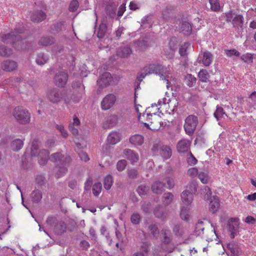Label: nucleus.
<instances>
[{
    "instance_id": "obj_1",
    "label": "nucleus",
    "mask_w": 256,
    "mask_h": 256,
    "mask_svg": "<svg viewBox=\"0 0 256 256\" xmlns=\"http://www.w3.org/2000/svg\"><path fill=\"white\" fill-rule=\"evenodd\" d=\"M22 31L16 30L6 34H2L1 36L2 41L6 44L12 43L15 48L18 50L22 48V37L18 34L22 33Z\"/></svg>"
},
{
    "instance_id": "obj_2",
    "label": "nucleus",
    "mask_w": 256,
    "mask_h": 256,
    "mask_svg": "<svg viewBox=\"0 0 256 256\" xmlns=\"http://www.w3.org/2000/svg\"><path fill=\"white\" fill-rule=\"evenodd\" d=\"M46 224L56 235H61L66 232V224L62 220H58L55 217L48 216L46 220Z\"/></svg>"
},
{
    "instance_id": "obj_3",
    "label": "nucleus",
    "mask_w": 256,
    "mask_h": 256,
    "mask_svg": "<svg viewBox=\"0 0 256 256\" xmlns=\"http://www.w3.org/2000/svg\"><path fill=\"white\" fill-rule=\"evenodd\" d=\"M12 115L16 121L20 124H25L30 122V114L22 106L15 108L13 110Z\"/></svg>"
},
{
    "instance_id": "obj_4",
    "label": "nucleus",
    "mask_w": 256,
    "mask_h": 256,
    "mask_svg": "<svg viewBox=\"0 0 256 256\" xmlns=\"http://www.w3.org/2000/svg\"><path fill=\"white\" fill-rule=\"evenodd\" d=\"M198 124V117L191 114L187 116L184 126V131L188 135L192 136L194 134Z\"/></svg>"
},
{
    "instance_id": "obj_5",
    "label": "nucleus",
    "mask_w": 256,
    "mask_h": 256,
    "mask_svg": "<svg viewBox=\"0 0 256 256\" xmlns=\"http://www.w3.org/2000/svg\"><path fill=\"white\" fill-rule=\"evenodd\" d=\"M154 73L156 75H158L160 78L163 80L166 84V87L168 88L170 86V82H169V78L171 76H168L170 74L169 70H168L166 68L160 64H154Z\"/></svg>"
},
{
    "instance_id": "obj_6",
    "label": "nucleus",
    "mask_w": 256,
    "mask_h": 256,
    "mask_svg": "<svg viewBox=\"0 0 256 256\" xmlns=\"http://www.w3.org/2000/svg\"><path fill=\"white\" fill-rule=\"evenodd\" d=\"M64 92L57 88H52L48 90L47 98L53 104L60 102L63 98Z\"/></svg>"
},
{
    "instance_id": "obj_7",
    "label": "nucleus",
    "mask_w": 256,
    "mask_h": 256,
    "mask_svg": "<svg viewBox=\"0 0 256 256\" xmlns=\"http://www.w3.org/2000/svg\"><path fill=\"white\" fill-rule=\"evenodd\" d=\"M152 150L154 152L159 150L160 154L164 159H168L172 154V151L169 146L166 145H161L159 144H154L152 146Z\"/></svg>"
},
{
    "instance_id": "obj_8",
    "label": "nucleus",
    "mask_w": 256,
    "mask_h": 256,
    "mask_svg": "<svg viewBox=\"0 0 256 256\" xmlns=\"http://www.w3.org/2000/svg\"><path fill=\"white\" fill-rule=\"evenodd\" d=\"M116 100L114 94H110L106 96L101 102V108L102 110H106L112 107Z\"/></svg>"
},
{
    "instance_id": "obj_9",
    "label": "nucleus",
    "mask_w": 256,
    "mask_h": 256,
    "mask_svg": "<svg viewBox=\"0 0 256 256\" xmlns=\"http://www.w3.org/2000/svg\"><path fill=\"white\" fill-rule=\"evenodd\" d=\"M240 222L237 218H230L228 222V230L230 233L232 238H234L238 232Z\"/></svg>"
},
{
    "instance_id": "obj_10",
    "label": "nucleus",
    "mask_w": 256,
    "mask_h": 256,
    "mask_svg": "<svg viewBox=\"0 0 256 256\" xmlns=\"http://www.w3.org/2000/svg\"><path fill=\"white\" fill-rule=\"evenodd\" d=\"M68 74L65 72H58L54 77V82L58 87H64L67 82Z\"/></svg>"
},
{
    "instance_id": "obj_11",
    "label": "nucleus",
    "mask_w": 256,
    "mask_h": 256,
    "mask_svg": "<svg viewBox=\"0 0 256 256\" xmlns=\"http://www.w3.org/2000/svg\"><path fill=\"white\" fill-rule=\"evenodd\" d=\"M176 50V44L175 40H171L168 44V48L164 50V54L168 58H172L174 57Z\"/></svg>"
},
{
    "instance_id": "obj_12",
    "label": "nucleus",
    "mask_w": 256,
    "mask_h": 256,
    "mask_svg": "<svg viewBox=\"0 0 256 256\" xmlns=\"http://www.w3.org/2000/svg\"><path fill=\"white\" fill-rule=\"evenodd\" d=\"M191 142L188 140L182 138L177 144L176 149L179 153H184L190 148Z\"/></svg>"
},
{
    "instance_id": "obj_13",
    "label": "nucleus",
    "mask_w": 256,
    "mask_h": 256,
    "mask_svg": "<svg viewBox=\"0 0 256 256\" xmlns=\"http://www.w3.org/2000/svg\"><path fill=\"white\" fill-rule=\"evenodd\" d=\"M148 116L149 119L152 120L150 122V129L152 130H158L161 126V122H160V117L158 116H156L155 114H147Z\"/></svg>"
},
{
    "instance_id": "obj_14",
    "label": "nucleus",
    "mask_w": 256,
    "mask_h": 256,
    "mask_svg": "<svg viewBox=\"0 0 256 256\" xmlns=\"http://www.w3.org/2000/svg\"><path fill=\"white\" fill-rule=\"evenodd\" d=\"M124 154L132 164L136 162L138 160L139 157L138 154L130 149H124Z\"/></svg>"
},
{
    "instance_id": "obj_15",
    "label": "nucleus",
    "mask_w": 256,
    "mask_h": 256,
    "mask_svg": "<svg viewBox=\"0 0 256 256\" xmlns=\"http://www.w3.org/2000/svg\"><path fill=\"white\" fill-rule=\"evenodd\" d=\"M112 81L111 74L108 72L104 73L97 81L102 86H106L109 85Z\"/></svg>"
},
{
    "instance_id": "obj_16",
    "label": "nucleus",
    "mask_w": 256,
    "mask_h": 256,
    "mask_svg": "<svg viewBox=\"0 0 256 256\" xmlns=\"http://www.w3.org/2000/svg\"><path fill=\"white\" fill-rule=\"evenodd\" d=\"M18 67L16 62L12 60H6L2 64V68L6 72H12Z\"/></svg>"
},
{
    "instance_id": "obj_17",
    "label": "nucleus",
    "mask_w": 256,
    "mask_h": 256,
    "mask_svg": "<svg viewBox=\"0 0 256 256\" xmlns=\"http://www.w3.org/2000/svg\"><path fill=\"white\" fill-rule=\"evenodd\" d=\"M80 120L78 118L74 115L73 117L72 122L70 123L68 126L69 130L74 135H77L78 134V127L80 124Z\"/></svg>"
},
{
    "instance_id": "obj_18",
    "label": "nucleus",
    "mask_w": 256,
    "mask_h": 256,
    "mask_svg": "<svg viewBox=\"0 0 256 256\" xmlns=\"http://www.w3.org/2000/svg\"><path fill=\"white\" fill-rule=\"evenodd\" d=\"M181 199L183 204L186 206L190 205L194 199L193 194L190 192H189L188 190H184L181 194Z\"/></svg>"
},
{
    "instance_id": "obj_19",
    "label": "nucleus",
    "mask_w": 256,
    "mask_h": 256,
    "mask_svg": "<svg viewBox=\"0 0 256 256\" xmlns=\"http://www.w3.org/2000/svg\"><path fill=\"white\" fill-rule=\"evenodd\" d=\"M174 100V98L172 100L169 98V96L167 95V93H166V95L164 98L162 99H160L158 101V106H164L166 108H170V107H174L175 104L173 106L172 102Z\"/></svg>"
},
{
    "instance_id": "obj_20",
    "label": "nucleus",
    "mask_w": 256,
    "mask_h": 256,
    "mask_svg": "<svg viewBox=\"0 0 256 256\" xmlns=\"http://www.w3.org/2000/svg\"><path fill=\"white\" fill-rule=\"evenodd\" d=\"M165 184L159 180L154 182L152 185V190L155 194H160L164 190Z\"/></svg>"
},
{
    "instance_id": "obj_21",
    "label": "nucleus",
    "mask_w": 256,
    "mask_h": 256,
    "mask_svg": "<svg viewBox=\"0 0 256 256\" xmlns=\"http://www.w3.org/2000/svg\"><path fill=\"white\" fill-rule=\"evenodd\" d=\"M46 14L42 10L36 11L31 16V20L34 22H40L46 18Z\"/></svg>"
},
{
    "instance_id": "obj_22",
    "label": "nucleus",
    "mask_w": 256,
    "mask_h": 256,
    "mask_svg": "<svg viewBox=\"0 0 256 256\" xmlns=\"http://www.w3.org/2000/svg\"><path fill=\"white\" fill-rule=\"evenodd\" d=\"M30 198L32 203L38 204L42 198V192L39 190H34L30 194Z\"/></svg>"
},
{
    "instance_id": "obj_23",
    "label": "nucleus",
    "mask_w": 256,
    "mask_h": 256,
    "mask_svg": "<svg viewBox=\"0 0 256 256\" xmlns=\"http://www.w3.org/2000/svg\"><path fill=\"white\" fill-rule=\"evenodd\" d=\"M120 140V135L116 132H112L108 136L107 140L110 144H114Z\"/></svg>"
},
{
    "instance_id": "obj_24",
    "label": "nucleus",
    "mask_w": 256,
    "mask_h": 256,
    "mask_svg": "<svg viewBox=\"0 0 256 256\" xmlns=\"http://www.w3.org/2000/svg\"><path fill=\"white\" fill-rule=\"evenodd\" d=\"M162 241L163 243L169 244L172 240V234L168 230L163 229L161 230Z\"/></svg>"
},
{
    "instance_id": "obj_25",
    "label": "nucleus",
    "mask_w": 256,
    "mask_h": 256,
    "mask_svg": "<svg viewBox=\"0 0 256 256\" xmlns=\"http://www.w3.org/2000/svg\"><path fill=\"white\" fill-rule=\"evenodd\" d=\"M132 50L130 46H122L117 51L118 56L122 58H128L131 54Z\"/></svg>"
},
{
    "instance_id": "obj_26",
    "label": "nucleus",
    "mask_w": 256,
    "mask_h": 256,
    "mask_svg": "<svg viewBox=\"0 0 256 256\" xmlns=\"http://www.w3.org/2000/svg\"><path fill=\"white\" fill-rule=\"evenodd\" d=\"M148 234L151 238H157L160 234V231L157 225L151 224L148 227Z\"/></svg>"
},
{
    "instance_id": "obj_27",
    "label": "nucleus",
    "mask_w": 256,
    "mask_h": 256,
    "mask_svg": "<svg viewBox=\"0 0 256 256\" xmlns=\"http://www.w3.org/2000/svg\"><path fill=\"white\" fill-rule=\"evenodd\" d=\"M154 216L162 220L166 219V213L165 208L162 206H158L155 208L154 210Z\"/></svg>"
},
{
    "instance_id": "obj_28",
    "label": "nucleus",
    "mask_w": 256,
    "mask_h": 256,
    "mask_svg": "<svg viewBox=\"0 0 256 256\" xmlns=\"http://www.w3.org/2000/svg\"><path fill=\"white\" fill-rule=\"evenodd\" d=\"M37 156L40 158V164L42 165L44 164L48 159L49 152L45 149H42L38 152Z\"/></svg>"
},
{
    "instance_id": "obj_29",
    "label": "nucleus",
    "mask_w": 256,
    "mask_h": 256,
    "mask_svg": "<svg viewBox=\"0 0 256 256\" xmlns=\"http://www.w3.org/2000/svg\"><path fill=\"white\" fill-rule=\"evenodd\" d=\"M55 40L52 36H45L41 38L38 41V44L42 46H48L54 44Z\"/></svg>"
},
{
    "instance_id": "obj_30",
    "label": "nucleus",
    "mask_w": 256,
    "mask_h": 256,
    "mask_svg": "<svg viewBox=\"0 0 256 256\" xmlns=\"http://www.w3.org/2000/svg\"><path fill=\"white\" fill-rule=\"evenodd\" d=\"M220 202L218 198L216 196H213L212 199L210 200V210L212 213L216 212L220 208Z\"/></svg>"
},
{
    "instance_id": "obj_31",
    "label": "nucleus",
    "mask_w": 256,
    "mask_h": 256,
    "mask_svg": "<svg viewBox=\"0 0 256 256\" xmlns=\"http://www.w3.org/2000/svg\"><path fill=\"white\" fill-rule=\"evenodd\" d=\"M116 6L114 3H110L108 4L106 8V14L110 18H114L116 16Z\"/></svg>"
},
{
    "instance_id": "obj_32",
    "label": "nucleus",
    "mask_w": 256,
    "mask_h": 256,
    "mask_svg": "<svg viewBox=\"0 0 256 256\" xmlns=\"http://www.w3.org/2000/svg\"><path fill=\"white\" fill-rule=\"evenodd\" d=\"M49 60V56L47 54L40 52L38 54L36 62L38 65L43 66L46 64Z\"/></svg>"
},
{
    "instance_id": "obj_33",
    "label": "nucleus",
    "mask_w": 256,
    "mask_h": 256,
    "mask_svg": "<svg viewBox=\"0 0 256 256\" xmlns=\"http://www.w3.org/2000/svg\"><path fill=\"white\" fill-rule=\"evenodd\" d=\"M130 142L135 146H140L144 142V138L140 134H135L130 138Z\"/></svg>"
},
{
    "instance_id": "obj_34",
    "label": "nucleus",
    "mask_w": 256,
    "mask_h": 256,
    "mask_svg": "<svg viewBox=\"0 0 256 256\" xmlns=\"http://www.w3.org/2000/svg\"><path fill=\"white\" fill-rule=\"evenodd\" d=\"M172 231L176 236L182 237L184 233V228L182 224L177 223L174 225Z\"/></svg>"
},
{
    "instance_id": "obj_35",
    "label": "nucleus",
    "mask_w": 256,
    "mask_h": 256,
    "mask_svg": "<svg viewBox=\"0 0 256 256\" xmlns=\"http://www.w3.org/2000/svg\"><path fill=\"white\" fill-rule=\"evenodd\" d=\"M213 56L209 52L206 51L204 52L202 62L206 66H209L212 60Z\"/></svg>"
},
{
    "instance_id": "obj_36",
    "label": "nucleus",
    "mask_w": 256,
    "mask_h": 256,
    "mask_svg": "<svg viewBox=\"0 0 256 256\" xmlns=\"http://www.w3.org/2000/svg\"><path fill=\"white\" fill-rule=\"evenodd\" d=\"M244 18L242 14H236L234 16L233 20L232 22L234 27H242L244 24Z\"/></svg>"
},
{
    "instance_id": "obj_37",
    "label": "nucleus",
    "mask_w": 256,
    "mask_h": 256,
    "mask_svg": "<svg viewBox=\"0 0 256 256\" xmlns=\"http://www.w3.org/2000/svg\"><path fill=\"white\" fill-rule=\"evenodd\" d=\"M192 28L190 24L188 22H183L181 26V32L186 36L190 34Z\"/></svg>"
},
{
    "instance_id": "obj_38",
    "label": "nucleus",
    "mask_w": 256,
    "mask_h": 256,
    "mask_svg": "<svg viewBox=\"0 0 256 256\" xmlns=\"http://www.w3.org/2000/svg\"><path fill=\"white\" fill-rule=\"evenodd\" d=\"M210 9L212 12H220L222 10V6L220 5L219 0H209Z\"/></svg>"
},
{
    "instance_id": "obj_39",
    "label": "nucleus",
    "mask_w": 256,
    "mask_h": 256,
    "mask_svg": "<svg viewBox=\"0 0 256 256\" xmlns=\"http://www.w3.org/2000/svg\"><path fill=\"white\" fill-rule=\"evenodd\" d=\"M198 77L201 82H207L209 81L210 75L206 70L202 69L198 73Z\"/></svg>"
},
{
    "instance_id": "obj_40",
    "label": "nucleus",
    "mask_w": 256,
    "mask_h": 256,
    "mask_svg": "<svg viewBox=\"0 0 256 256\" xmlns=\"http://www.w3.org/2000/svg\"><path fill=\"white\" fill-rule=\"evenodd\" d=\"M107 31V25L106 23L102 22L100 24L99 26L96 36L99 38H103L105 36Z\"/></svg>"
},
{
    "instance_id": "obj_41",
    "label": "nucleus",
    "mask_w": 256,
    "mask_h": 256,
    "mask_svg": "<svg viewBox=\"0 0 256 256\" xmlns=\"http://www.w3.org/2000/svg\"><path fill=\"white\" fill-rule=\"evenodd\" d=\"M196 78L192 74H188L185 76L184 81L188 86L191 88L196 84Z\"/></svg>"
},
{
    "instance_id": "obj_42",
    "label": "nucleus",
    "mask_w": 256,
    "mask_h": 256,
    "mask_svg": "<svg viewBox=\"0 0 256 256\" xmlns=\"http://www.w3.org/2000/svg\"><path fill=\"white\" fill-rule=\"evenodd\" d=\"M201 194H203L204 198L205 200H211L212 198V192L210 188L206 186H204L201 188Z\"/></svg>"
},
{
    "instance_id": "obj_43",
    "label": "nucleus",
    "mask_w": 256,
    "mask_h": 256,
    "mask_svg": "<svg viewBox=\"0 0 256 256\" xmlns=\"http://www.w3.org/2000/svg\"><path fill=\"white\" fill-rule=\"evenodd\" d=\"M24 146L23 141L19 138L13 140L11 144V148L14 151H18Z\"/></svg>"
},
{
    "instance_id": "obj_44",
    "label": "nucleus",
    "mask_w": 256,
    "mask_h": 256,
    "mask_svg": "<svg viewBox=\"0 0 256 256\" xmlns=\"http://www.w3.org/2000/svg\"><path fill=\"white\" fill-rule=\"evenodd\" d=\"M180 216L182 220L186 222L188 221L190 217L189 209L184 206H182L180 210Z\"/></svg>"
},
{
    "instance_id": "obj_45",
    "label": "nucleus",
    "mask_w": 256,
    "mask_h": 256,
    "mask_svg": "<svg viewBox=\"0 0 256 256\" xmlns=\"http://www.w3.org/2000/svg\"><path fill=\"white\" fill-rule=\"evenodd\" d=\"M190 46V44L188 42H184L180 48L178 52L181 56L186 58L188 56V50Z\"/></svg>"
},
{
    "instance_id": "obj_46",
    "label": "nucleus",
    "mask_w": 256,
    "mask_h": 256,
    "mask_svg": "<svg viewBox=\"0 0 256 256\" xmlns=\"http://www.w3.org/2000/svg\"><path fill=\"white\" fill-rule=\"evenodd\" d=\"M64 22H57L54 24L52 30L54 33H58L62 31L64 29Z\"/></svg>"
},
{
    "instance_id": "obj_47",
    "label": "nucleus",
    "mask_w": 256,
    "mask_h": 256,
    "mask_svg": "<svg viewBox=\"0 0 256 256\" xmlns=\"http://www.w3.org/2000/svg\"><path fill=\"white\" fill-rule=\"evenodd\" d=\"M174 195L172 193L168 192H166L162 196V202L164 204L168 205L172 202L173 200Z\"/></svg>"
},
{
    "instance_id": "obj_48",
    "label": "nucleus",
    "mask_w": 256,
    "mask_h": 256,
    "mask_svg": "<svg viewBox=\"0 0 256 256\" xmlns=\"http://www.w3.org/2000/svg\"><path fill=\"white\" fill-rule=\"evenodd\" d=\"M214 114L217 120H219L220 119L223 118L224 115L226 116L223 108L219 106H217L216 110Z\"/></svg>"
},
{
    "instance_id": "obj_49",
    "label": "nucleus",
    "mask_w": 256,
    "mask_h": 256,
    "mask_svg": "<svg viewBox=\"0 0 256 256\" xmlns=\"http://www.w3.org/2000/svg\"><path fill=\"white\" fill-rule=\"evenodd\" d=\"M254 55V54L250 53H246V54H242L240 58L244 62L248 64H250L253 62Z\"/></svg>"
},
{
    "instance_id": "obj_50",
    "label": "nucleus",
    "mask_w": 256,
    "mask_h": 256,
    "mask_svg": "<svg viewBox=\"0 0 256 256\" xmlns=\"http://www.w3.org/2000/svg\"><path fill=\"white\" fill-rule=\"evenodd\" d=\"M63 155L60 152H57L51 155L50 160L55 164H60Z\"/></svg>"
},
{
    "instance_id": "obj_51",
    "label": "nucleus",
    "mask_w": 256,
    "mask_h": 256,
    "mask_svg": "<svg viewBox=\"0 0 256 256\" xmlns=\"http://www.w3.org/2000/svg\"><path fill=\"white\" fill-rule=\"evenodd\" d=\"M113 183V178L110 175L106 176L104 179V188L108 190L111 188Z\"/></svg>"
},
{
    "instance_id": "obj_52",
    "label": "nucleus",
    "mask_w": 256,
    "mask_h": 256,
    "mask_svg": "<svg viewBox=\"0 0 256 256\" xmlns=\"http://www.w3.org/2000/svg\"><path fill=\"white\" fill-rule=\"evenodd\" d=\"M12 54V50L7 48L4 46H0V55L3 56H9Z\"/></svg>"
},
{
    "instance_id": "obj_53",
    "label": "nucleus",
    "mask_w": 256,
    "mask_h": 256,
    "mask_svg": "<svg viewBox=\"0 0 256 256\" xmlns=\"http://www.w3.org/2000/svg\"><path fill=\"white\" fill-rule=\"evenodd\" d=\"M148 190L149 187L146 184H141L139 186L136 190L140 196L146 195Z\"/></svg>"
},
{
    "instance_id": "obj_54",
    "label": "nucleus",
    "mask_w": 256,
    "mask_h": 256,
    "mask_svg": "<svg viewBox=\"0 0 256 256\" xmlns=\"http://www.w3.org/2000/svg\"><path fill=\"white\" fill-rule=\"evenodd\" d=\"M102 184L100 182L95 183L92 187V193L94 196H98L102 191Z\"/></svg>"
},
{
    "instance_id": "obj_55",
    "label": "nucleus",
    "mask_w": 256,
    "mask_h": 256,
    "mask_svg": "<svg viewBox=\"0 0 256 256\" xmlns=\"http://www.w3.org/2000/svg\"><path fill=\"white\" fill-rule=\"evenodd\" d=\"M141 220V216L140 214L137 212H134L130 217V221L134 224H138Z\"/></svg>"
},
{
    "instance_id": "obj_56",
    "label": "nucleus",
    "mask_w": 256,
    "mask_h": 256,
    "mask_svg": "<svg viewBox=\"0 0 256 256\" xmlns=\"http://www.w3.org/2000/svg\"><path fill=\"white\" fill-rule=\"evenodd\" d=\"M198 188V184L196 182H191L189 183L187 188H188V190L189 192L191 194H194L197 192V189Z\"/></svg>"
},
{
    "instance_id": "obj_57",
    "label": "nucleus",
    "mask_w": 256,
    "mask_h": 256,
    "mask_svg": "<svg viewBox=\"0 0 256 256\" xmlns=\"http://www.w3.org/2000/svg\"><path fill=\"white\" fill-rule=\"evenodd\" d=\"M224 53L228 57L230 58L234 56H240V52L236 50V49H226L224 50Z\"/></svg>"
},
{
    "instance_id": "obj_58",
    "label": "nucleus",
    "mask_w": 256,
    "mask_h": 256,
    "mask_svg": "<svg viewBox=\"0 0 256 256\" xmlns=\"http://www.w3.org/2000/svg\"><path fill=\"white\" fill-rule=\"evenodd\" d=\"M198 178L204 184H206L208 182L209 177L207 172H200L198 174Z\"/></svg>"
},
{
    "instance_id": "obj_59",
    "label": "nucleus",
    "mask_w": 256,
    "mask_h": 256,
    "mask_svg": "<svg viewBox=\"0 0 256 256\" xmlns=\"http://www.w3.org/2000/svg\"><path fill=\"white\" fill-rule=\"evenodd\" d=\"M56 128L61 134L62 136L64 138H66L68 136L67 131L64 129V126L62 124H56Z\"/></svg>"
},
{
    "instance_id": "obj_60",
    "label": "nucleus",
    "mask_w": 256,
    "mask_h": 256,
    "mask_svg": "<svg viewBox=\"0 0 256 256\" xmlns=\"http://www.w3.org/2000/svg\"><path fill=\"white\" fill-rule=\"evenodd\" d=\"M38 146L36 141H34L32 143L31 148L30 154L32 156H37L38 152Z\"/></svg>"
},
{
    "instance_id": "obj_61",
    "label": "nucleus",
    "mask_w": 256,
    "mask_h": 256,
    "mask_svg": "<svg viewBox=\"0 0 256 256\" xmlns=\"http://www.w3.org/2000/svg\"><path fill=\"white\" fill-rule=\"evenodd\" d=\"M127 165V162L125 160H122L117 162L116 168L119 172L124 170Z\"/></svg>"
},
{
    "instance_id": "obj_62",
    "label": "nucleus",
    "mask_w": 256,
    "mask_h": 256,
    "mask_svg": "<svg viewBox=\"0 0 256 256\" xmlns=\"http://www.w3.org/2000/svg\"><path fill=\"white\" fill-rule=\"evenodd\" d=\"M68 171L67 166H60L58 170L56 176L57 178L63 176Z\"/></svg>"
},
{
    "instance_id": "obj_63",
    "label": "nucleus",
    "mask_w": 256,
    "mask_h": 256,
    "mask_svg": "<svg viewBox=\"0 0 256 256\" xmlns=\"http://www.w3.org/2000/svg\"><path fill=\"white\" fill-rule=\"evenodd\" d=\"M128 176L130 178H136L138 176V172L136 169H130L128 170Z\"/></svg>"
},
{
    "instance_id": "obj_64",
    "label": "nucleus",
    "mask_w": 256,
    "mask_h": 256,
    "mask_svg": "<svg viewBox=\"0 0 256 256\" xmlns=\"http://www.w3.org/2000/svg\"><path fill=\"white\" fill-rule=\"evenodd\" d=\"M236 14L234 10H230L228 12H226L225 14L226 21L227 22H231L232 23L234 19V16H235Z\"/></svg>"
}]
</instances>
